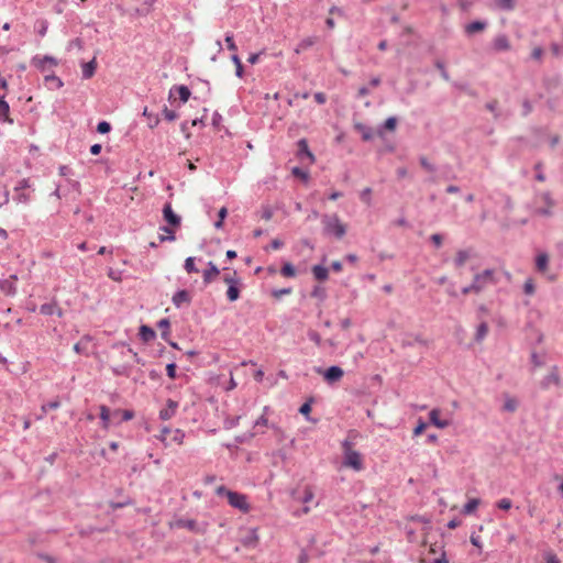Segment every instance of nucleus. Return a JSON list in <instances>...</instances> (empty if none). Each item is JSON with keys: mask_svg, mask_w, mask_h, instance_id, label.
I'll list each match as a JSON object with an SVG mask.
<instances>
[{"mask_svg": "<svg viewBox=\"0 0 563 563\" xmlns=\"http://www.w3.org/2000/svg\"><path fill=\"white\" fill-rule=\"evenodd\" d=\"M218 496H225L228 498V503L231 507L240 510L243 514H247L251 510V505L247 500V496L230 490L224 486H219L216 490Z\"/></svg>", "mask_w": 563, "mask_h": 563, "instance_id": "obj_1", "label": "nucleus"}, {"mask_svg": "<svg viewBox=\"0 0 563 563\" xmlns=\"http://www.w3.org/2000/svg\"><path fill=\"white\" fill-rule=\"evenodd\" d=\"M472 282L476 288V295H478L489 286H494L499 283V273L495 268H486L483 272L476 273Z\"/></svg>", "mask_w": 563, "mask_h": 563, "instance_id": "obj_2", "label": "nucleus"}, {"mask_svg": "<svg viewBox=\"0 0 563 563\" xmlns=\"http://www.w3.org/2000/svg\"><path fill=\"white\" fill-rule=\"evenodd\" d=\"M323 233L325 235L342 239L346 233V225L339 219L336 214H323L321 218Z\"/></svg>", "mask_w": 563, "mask_h": 563, "instance_id": "obj_3", "label": "nucleus"}, {"mask_svg": "<svg viewBox=\"0 0 563 563\" xmlns=\"http://www.w3.org/2000/svg\"><path fill=\"white\" fill-rule=\"evenodd\" d=\"M536 202L539 205L534 210L536 214L547 218L552 217L555 201L549 191L539 192L536 196Z\"/></svg>", "mask_w": 563, "mask_h": 563, "instance_id": "obj_4", "label": "nucleus"}, {"mask_svg": "<svg viewBox=\"0 0 563 563\" xmlns=\"http://www.w3.org/2000/svg\"><path fill=\"white\" fill-rule=\"evenodd\" d=\"M58 64H59V62L55 57L49 56V55H44V56L35 55L31 59V65L34 66L38 71L44 74V76L46 74L54 73V68L57 67Z\"/></svg>", "mask_w": 563, "mask_h": 563, "instance_id": "obj_5", "label": "nucleus"}, {"mask_svg": "<svg viewBox=\"0 0 563 563\" xmlns=\"http://www.w3.org/2000/svg\"><path fill=\"white\" fill-rule=\"evenodd\" d=\"M343 465L353 468L354 471L363 470V460L357 451L345 452L343 457Z\"/></svg>", "mask_w": 563, "mask_h": 563, "instance_id": "obj_6", "label": "nucleus"}, {"mask_svg": "<svg viewBox=\"0 0 563 563\" xmlns=\"http://www.w3.org/2000/svg\"><path fill=\"white\" fill-rule=\"evenodd\" d=\"M318 373H322L323 378L329 383L333 384L335 382H339L343 375L344 372L340 366L333 365L327 368L325 371H322L321 368L317 369Z\"/></svg>", "mask_w": 563, "mask_h": 563, "instance_id": "obj_7", "label": "nucleus"}, {"mask_svg": "<svg viewBox=\"0 0 563 563\" xmlns=\"http://www.w3.org/2000/svg\"><path fill=\"white\" fill-rule=\"evenodd\" d=\"M179 404L176 400L167 399L166 406L159 410L158 417L163 421L170 420L175 417L178 410Z\"/></svg>", "mask_w": 563, "mask_h": 563, "instance_id": "obj_8", "label": "nucleus"}, {"mask_svg": "<svg viewBox=\"0 0 563 563\" xmlns=\"http://www.w3.org/2000/svg\"><path fill=\"white\" fill-rule=\"evenodd\" d=\"M18 280L16 275H11L7 279H0V291L7 296H13L16 292L15 282Z\"/></svg>", "mask_w": 563, "mask_h": 563, "instance_id": "obj_9", "label": "nucleus"}, {"mask_svg": "<svg viewBox=\"0 0 563 563\" xmlns=\"http://www.w3.org/2000/svg\"><path fill=\"white\" fill-rule=\"evenodd\" d=\"M176 95L181 103H186L189 100L191 92L187 86L180 85L174 86L169 90V98H176Z\"/></svg>", "mask_w": 563, "mask_h": 563, "instance_id": "obj_10", "label": "nucleus"}, {"mask_svg": "<svg viewBox=\"0 0 563 563\" xmlns=\"http://www.w3.org/2000/svg\"><path fill=\"white\" fill-rule=\"evenodd\" d=\"M163 216L164 220L172 227H179L180 225V217L176 214L170 203H166L163 208Z\"/></svg>", "mask_w": 563, "mask_h": 563, "instance_id": "obj_11", "label": "nucleus"}, {"mask_svg": "<svg viewBox=\"0 0 563 563\" xmlns=\"http://www.w3.org/2000/svg\"><path fill=\"white\" fill-rule=\"evenodd\" d=\"M440 413L441 411L439 409H432L429 413L430 422L439 429L448 428L451 424V420L441 419Z\"/></svg>", "mask_w": 563, "mask_h": 563, "instance_id": "obj_12", "label": "nucleus"}, {"mask_svg": "<svg viewBox=\"0 0 563 563\" xmlns=\"http://www.w3.org/2000/svg\"><path fill=\"white\" fill-rule=\"evenodd\" d=\"M220 275L219 268L213 262L208 263V268L202 272L203 283L206 285L212 283Z\"/></svg>", "mask_w": 563, "mask_h": 563, "instance_id": "obj_13", "label": "nucleus"}, {"mask_svg": "<svg viewBox=\"0 0 563 563\" xmlns=\"http://www.w3.org/2000/svg\"><path fill=\"white\" fill-rule=\"evenodd\" d=\"M44 84L48 90H58L64 86L63 80L54 73L44 76Z\"/></svg>", "mask_w": 563, "mask_h": 563, "instance_id": "obj_14", "label": "nucleus"}, {"mask_svg": "<svg viewBox=\"0 0 563 563\" xmlns=\"http://www.w3.org/2000/svg\"><path fill=\"white\" fill-rule=\"evenodd\" d=\"M191 300L190 294L185 290H178L174 294L172 301L177 307L180 308L184 303H189Z\"/></svg>", "mask_w": 563, "mask_h": 563, "instance_id": "obj_15", "label": "nucleus"}, {"mask_svg": "<svg viewBox=\"0 0 563 563\" xmlns=\"http://www.w3.org/2000/svg\"><path fill=\"white\" fill-rule=\"evenodd\" d=\"M97 69V60L92 58L90 62L81 64V75L84 79L91 78Z\"/></svg>", "mask_w": 563, "mask_h": 563, "instance_id": "obj_16", "label": "nucleus"}, {"mask_svg": "<svg viewBox=\"0 0 563 563\" xmlns=\"http://www.w3.org/2000/svg\"><path fill=\"white\" fill-rule=\"evenodd\" d=\"M549 266V255L540 252L536 256V268L539 273H545Z\"/></svg>", "mask_w": 563, "mask_h": 563, "instance_id": "obj_17", "label": "nucleus"}, {"mask_svg": "<svg viewBox=\"0 0 563 563\" xmlns=\"http://www.w3.org/2000/svg\"><path fill=\"white\" fill-rule=\"evenodd\" d=\"M91 341V338L89 335H84L75 345H74V351L77 353V354H81V355H88L89 352H88V345Z\"/></svg>", "mask_w": 563, "mask_h": 563, "instance_id": "obj_18", "label": "nucleus"}, {"mask_svg": "<svg viewBox=\"0 0 563 563\" xmlns=\"http://www.w3.org/2000/svg\"><path fill=\"white\" fill-rule=\"evenodd\" d=\"M493 47L497 52L508 51L510 48L509 41L506 35L501 34L494 38Z\"/></svg>", "mask_w": 563, "mask_h": 563, "instance_id": "obj_19", "label": "nucleus"}, {"mask_svg": "<svg viewBox=\"0 0 563 563\" xmlns=\"http://www.w3.org/2000/svg\"><path fill=\"white\" fill-rule=\"evenodd\" d=\"M486 26H487V23L484 21H473L465 26V33L467 35H473L477 32L484 31L486 29Z\"/></svg>", "mask_w": 563, "mask_h": 563, "instance_id": "obj_20", "label": "nucleus"}, {"mask_svg": "<svg viewBox=\"0 0 563 563\" xmlns=\"http://www.w3.org/2000/svg\"><path fill=\"white\" fill-rule=\"evenodd\" d=\"M311 271L313 277L319 282H324L329 277V269L322 265H314Z\"/></svg>", "mask_w": 563, "mask_h": 563, "instance_id": "obj_21", "label": "nucleus"}, {"mask_svg": "<svg viewBox=\"0 0 563 563\" xmlns=\"http://www.w3.org/2000/svg\"><path fill=\"white\" fill-rule=\"evenodd\" d=\"M10 107L8 102L0 98V122H9L12 123L13 121L9 118Z\"/></svg>", "mask_w": 563, "mask_h": 563, "instance_id": "obj_22", "label": "nucleus"}, {"mask_svg": "<svg viewBox=\"0 0 563 563\" xmlns=\"http://www.w3.org/2000/svg\"><path fill=\"white\" fill-rule=\"evenodd\" d=\"M471 257V251L468 250H460L456 253V256L454 258V265L456 267H462L467 260Z\"/></svg>", "mask_w": 563, "mask_h": 563, "instance_id": "obj_23", "label": "nucleus"}, {"mask_svg": "<svg viewBox=\"0 0 563 563\" xmlns=\"http://www.w3.org/2000/svg\"><path fill=\"white\" fill-rule=\"evenodd\" d=\"M298 156L300 158L307 156L310 161H313V155L308 147L307 141L303 139L298 141Z\"/></svg>", "mask_w": 563, "mask_h": 563, "instance_id": "obj_24", "label": "nucleus"}, {"mask_svg": "<svg viewBox=\"0 0 563 563\" xmlns=\"http://www.w3.org/2000/svg\"><path fill=\"white\" fill-rule=\"evenodd\" d=\"M139 334H140V338L144 342H150V341L154 340L155 336H156L155 331L152 328L147 327V325H142L140 328V333Z\"/></svg>", "mask_w": 563, "mask_h": 563, "instance_id": "obj_25", "label": "nucleus"}, {"mask_svg": "<svg viewBox=\"0 0 563 563\" xmlns=\"http://www.w3.org/2000/svg\"><path fill=\"white\" fill-rule=\"evenodd\" d=\"M518 408V400L509 395H505L503 409L508 412H514Z\"/></svg>", "mask_w": 563, "mask_h": 563, "instance_id": "obj_26", "label": "nucleus"}, {"mask_svg": "<svg viewBox=\"0 0 563 563\" xmlns=\"http://www.w3.org/2000/svg\"><path fill=\"white\" fill-rule=\"evenodd\" d=\"M240 287L241 285H230L227 290V298L229 301H236L240 297Z\"/></svg>", "mask_w": 563, "mask_h": 563, "instance_id": "obj_27", "label": "nucleus"}, {"mask_svg": "<svg viewBox=\"0 0 563 563\" xmlns=\"http://www.w3.org/2000/svg\"><path fill=\"white\" fill-rule=\"evenodd\" d=\"M110 409L104 405L100 406V419L104 429H108L110 426Z\"/></svg>", "mask_w": 563, "mask_h": 563, "instance_id": "obj_28", "label": "nucleus"}, {"mask_svg": "<svg viewBox=\"0 0 563 563\" xmlns=\"http://www.w3.org/2000/svg\"><path fill=\"white\" fill-rule=\"evenodd\" d=\"M478 505H479V499H477V498H472V499H470V500L464 505V507H463V509H462V512H463L464 515H471V514H473V512L476 510V508L478 507Z\"/></svg>", "mask_w": 563, "mask_h": 563, "instance_id": "obj_29", "label": "nucleus"}, {"mask_svg": "<svg viewBox=\"0 0 563 563\" xmlns=\"http://www.w3.org/2000/svg\"><path fill=\"white\" fill-rule=\"evenodd\" d=\"M488 333V324L486 322H481L476 329L475 340L481 342L485 339Z\"/></svg>", "mask_w": 563, "mask_h": 563, "instance_id": "obj_30", "label": "nucleus"}, {"mask_svg": "<svg viewBox=\"0 0 563 563\" xmlns=\"http://www.w3.org/2000/svg\"><path fill=\"white\" fill-rule=\"evenodd\" d=\"M223 282L230 285H242L241 279L238 277L236 272H229L223 275Z\"/></svg>", "mask_w": 563, "mask_h": 563, "instance_id": "obj_31", "label": "nucleus"}, {"mask_svg": "<svg viewBox=\"0 0 563 563\" xmlns=\"http://www.w3.org/2000/svg\"><path fill=\"white\" fill-rule=\"evenodd\" d=\"M57 310V303L56 302H46L43 303L40 307V312L44 316H52L55 314V311Z\"/></svg>", "mask_w": 563, "mask_h": 563, "instance_id": "obj_32", "label": "nucleus"}, {"mask_svg": "<svg viewBox=\"0 0 563 563\" xmlns=\"http://www.w3.org/2000/svg\"><path fill=\"white\" fill-rule=\"evenodd\" d=\"M311 297L319 299L320 301H323L327 298V290L322 286H314L311 290Z\"/></svg>", "mask_w": 563, "mask_h": 563, "instance_id": "obj_33", "label": "nucleus"}, {"mask_svg": "<svg viewBox=\"0 0 563 563\" xmlns=\"http://www.w3.org/2000/svg\"><path fill=\"white\" fill-rule=\"evenodd\" d=\"M258 541V537L255 530H251L250 533L243 539L245 547H255Z\"/></svg>", "mask_w": 563, "mask_h": 563, "instance_id": "obj_34", "label": "nucleus"}, {"mask_svg": "<svg viewBox=\"0 0 563 563\" xmlns=\"http://www.w3.org/2000/svg\"><path fill=\"white\" fill-rule=\"evenodd\" d=\"M112 373L115 376H130L131 367L128 365H118L111 367Z\"/></svg>", "mask_w": 563, "mask_h": 563, "instance_id": "obj_35", "label": "nucleus"}, {"mask_svg": "<svg viewBox=\"0 0 563 563\" xmlns=\"http://www.w3.org/2000/svg\"><path fill=\"white\" fill-rule=\"evenodd\" d=\"M280 274L284 276V277H288V278H291V277H295L296 276V269L294 267L292 264L290 263H285L282 268H280Z\"/></svg>", "mask_w": 563, "mask_h": 563, "instance_id": "obj_36", "label": "nucleus"}, {"mask_svg": "<svg viewBox=\"0 0 563 563\" xmlns=\"http://www.w3.org/2000/svg\"><path fill=\"white\" fill-rule=\"evenodd\" d=\"M60 406V402L58 400H53V401H48L44 405H42V415L37 417V419H42L44 415H46V412L48 410H54V409H57L58 407Z\"/></svg>", "mask_w": 563, "mask_h": 563, "instance_id": "obj_37", "label": "nucleus"}, {"mask_svg": "<svg viewBox=\"0 0 563 563\" xmlns=\"http://www.w3.org/2000/svg\"><path fill=\"white\" fill-rule=\"evenodd\" d=\"M178 527L186 528L190 531H197V521L192 519H181L177 522Z\"/></svg>", "mask_w": 563, "mask_h": 563, "instance_id": "obj_38", "label": "nucleus"}, {"mask_svg": "<svg viewBox=\"0 0 563 563\" xmlns=\"http://www.w3.org/2000/svg\"><path fill=\"white\" fill-rule=\"evenodd\" d=\"M159 229L164 232H167V235H159V242L175 241L176 238H175L174 231L169 227L163 225Z\"/></svg>", "mask_w": 563, "mask_h": 563, "instance_id": "obj_39", "label": "nucleus"}, {"mask_svg": "<svg viewBox=\"0 0 563 563\" xmlns=\"http://www.w3.org/2000/svg\"><path fill=\"white\" fill-rule=\"evenodd\" d=\"M13 199L18 203H29L31 201V195L25 191H15Z\"/></svg>", "mask_w": 563, "mask_h": 563, "instance_id": "obj_40", "label": "nucleus"}, {"mask_svg": "<svg viewBox=\"0 0 563 563\" xmlns=\"http://www.w3.org/2000/svg\"><path fill=\"white\" fill-rule=\"evenodd\" d=\"M314 497L313 489L311 486H306L303 490V496L301 497V501L307 505L309 504Z\"/></svg>", "mask_w": 563, "mask_h": 563, "instance_id": "obj_41", "label": "nucleus"}, {"mask_svg": "<svg viewBox=\"0 0 563 563\" xmlns=\"http://www.w3.org/2000/svg\"><path fill=\"white\" fill-rule=\"evenodd\" d=\"M157 325H158L159 329L163 330L162 336L164 339H166L169 335V327H170L169 320L166 319V318L162 319V320H159Z\"/></svg>", "mask_w": 563, "mask_h": 563, "instance_id": "obj_42", "label": "nucleus"}, {"mask_svg": "<svg viewBox=\"0 0 563 563\" xmlns=\"http://www.w3.org/2000/svg\"><path fill=\"white\" fill-rule=\"evenodd\" d=\"M108 277L114 282H121L123 279V272L114 268H109Z\"/></svg>", "mask_w": 563, "mask_h": 563, "instance_id": "obj_43", "label": "nucleus"}, {"mask_svg": "<svg viewBox=\"0 0 563 563\" xmlns=\"http://www.w3.org/2000/svg\"><path fill=\"white\" fill-rule=\"evenodd\" d=\"M184 268L186 269L187 273L191 274V273H197L198 269L195 265V258L194 257H187L185 260V264H184Z\"/></svg>", "mask_w": 563, "mask_h": 563, "instance_id": "obj_44", "label": "nucleus"}, {"mask_svg": "<svg viewBox=\"0 0 563 563\" xmlns=\"http://www.w3.org/2000/svg\"><path fill=\"white\" fill-rule=\"evenodd\" d=\"M523 291L526 295H533L534 291H536V286H534V283H533V279L532 278H528L526 282H525V285H523Z\"/></svg>", "mask_w": 563, "mask_h": 563, "instance_id": "obj_45", "label": "nucleus"}, {"mask_svg": "<svg viewBox=\"0 0 563 563\" xmlns=\"http://www.w3.org/2000/svg\"><path fill=\"white\" fill-rule=\"evenodd\" d=\"M498 8L503 10H512L515 7V0H496Z\"/></svg>", "mask_w": 563, "mask_h": 563, "instance_id": "obj_46", "label": "nucleus"}, {"mask_svg": "<svg viewBox=\"0 0 563 563\" xmlns=\"http://www.w3.org/2000/svg\"><path fill=\"white\" fill-rule=\"evenodd\" d=\"M227 214H228V209H227L225 207H222V208L219 210V213H218V216H219V220L214 223V227H216L217 229H221V228H222V225H223V220L225 219Z\"/></svg>", "mask_w": 563, "mask_h": 563, "instance_id": "obj_47", "label": "nucleus"}, {"mask_svg": "<svg viewBox=\"0 0 563 563\" xmlns=\"http://www.w3.org/2000/svg\"><path fill=\"white\" fill-rule=\"evenodd\" d=\"M496 506L501 510H509L512 507V501L509 498H501Z\"/></svg>", "mask_w": 563, "mask_h": 563, "instance_id": "obj_48", "label": "nucleus"}, {"mask_svg": "<svg viewBox=\"0 0 563 563\" xmlns=\"http://www.w3.org/2000/svg\"><path fill=\"white\" fill-rule=\"evenodd\" d=\"M224 41H225L227 47L230 51L235 52L238 49L232 33H227Z\"/></svg>", "mask_w": 563, "mask_h": 563, "instance_id": "obj_49", "label": "nucleus"}, {"mask_svg": "<svg viewBox=\"0 0 563 563\" xmlns=\"http://www.w3.org/2000/svg\"><path fill=\"white\" fill-rule=\"evenodd\" d=\"M311 401L312 399H310L309 401H306L305 404L301 405V407L299 408V412L303 416H306V419L307 420H310L309 418V413L311 411Z\"/></svg>", "mask_w": 563, "mask_h": 563, "instance_id": "obj_50", "label": "nucleus"}, {"mask_svg": "<svg viewBox=\"0 0 563 563\" xmlns=\"http://www.w3.org/2000/svg\"><path fill=\"white\" fill-rule=\"evenodd\" d=\"M544 563H561L555 553L549 551L543 554Z\"/></svg>", "mask_w": 563, "mask_h": 563, "instance_id": "obj_51", "label": "nucleus"}, {"mask_svg": "<svg viewBox=\"0 0 563 563\" xmlns=\"http://www.w3.org/2000/svg\"><path fill=\"white\" fill-rule=\"evenodd\" d=\"M419 162H420V165L427 170V172H430V173H433L435 170V167L433 164H431L427 157L424 156H421L419 158Z\"/></svg>", "mask_w": 563, "mask_h": 563, "instance_id": "obj_52", "label": "nucleus"}, {"mask_svg": "<svg viewBox=\"0 0 563 563\" xmlns=\"http://www.w3.org/2000/svg\"><path fill=\"white\" fill-rule=\"evenodd\" d=\"M30 187H31L30 180L26 178H23L18 181L16 186L14 187V191H25V189H27Z\"/></svg>", "mask_w": 563, "mask_h": 563, "instance_id": "obj_53", "label": "nucleus"}, {"mask_svg": "<svg viewBox=\"0 0 563 563\" xmlns=\"http://www.w3.org/2000/svg\"><path fill=\"white\" fill-rule=\"evenodd\" d=\"M113 415H121L122 421H129V420L133 419V417H134V412L132 410H122V411L117 410V411H114Z\"/></svg>", "mask_w": 563, "mask_h": 563, "instance_id": "obj_54", "label": "nucleus"}, {"mask_svg": "<svg viewBox=\"0 0 563 563\" xmlns=\"http://www.w3.org/2000/svg\"><path fill=\"white\" fill-rule=\"evenodd\" d=\"M163 115L167 121H174L178 117V114L174 110H170L167 107L163 109Z\"/></svg>", "mask_w": 563, "mask_h": 563, "instance_id": "obj_55", "label": "nucleus"}, {"mask_svg": "<svg viewBox=\"0 0 563 563\" xmlns=\"http://www.w3.org/2000/svg\"><path fill=\"white\" fill-rule=\"evenodd\" d=\"M110 130H111V125L107 121H101L97 125V131L101 134H106V133L110 132Z\"/></svg>", "mask_w": 563, "mask_h": 563, "instance_id": "obj_56", "label": "nucleus"}, {"mask_svg": "<svg viewBox=\"0 0 563 563\" xmlns=\"http://www.w3.org/2000/svg\"><path fill=\"white\" fill-rule=\"evenodd\" d=\"M435 67L440 70L441 73V76L444 80L449 81L450 80V76H449V73L446 71L445 67H444V64L440 60H437L435 62Z\"/></svg>", "mask_w": 563, "mask_h": 563, "instance_id": "obj_57", "label": "nucleus"}, {"mask_svg": "<svg viewBox=\"0 0 563 563\" xmlns=\"http://www.w3.org/2000/svg\"><path fill=\"white\" fill-rule=\"evenodd\" d=\"M371 194H372V189L371 188L363 189L361 191V194H360L361 200L364 201L367 205H371Z\"/></svg>", "mask_w": 563, "mask_h": 563, "instance_id": "obj_58", "label": "nucleus"}, {"mask_svg": "<svg viewBox=\"0 0 563 563\" xmlns=\"http://www.w3.org/2000/svg\"><path fill=\"white\" fill-rule=\"evenodd\" d=\"M290 292H291V288H280V289H274L272 291V295L275 298H282L283 296L289 295Z\"/></svg>", "mask_w": 563, "mask_h": 563, "instance_id": "obj_59", "label": "nucleus"}, {"mask_svg": "<svg viewBox=\"0 0 563 563\" xmlns=\"http://www.w3.org/2000/svg\"><path fill=\"white\" fill-rule=\"evenodd\" d=\"M534 169L537 172L536 179L538 181H541V183L544 181L545 180V176H544V174L542 172V163H537L536 166H534Z\"/></svg>", "mask_w": 563, "mask_h": 563, "instance_id": "obj_60", "label": "nucleus"}, {"mask_svg": "<svg viewBox=\"0 0 563 563\" xmlns=\"http://www.w3.org/2000/svg\"><path fill=\"white\" fill-rule=\"evenodd\" d=\"M308 338L310 341L314 342L317 345L321 344V335L317 331L310 330L308 332Z\"/></svg>", "mask_w": 563, "mask_h": 563, "instance_id": "obj_61", "label": "nucleus"}, {"mask_svg": "<svg viewBox=\"0 0 563 563\" xmlns=\"http://www.w3.org/2000/svg\"><path fill=\"white\" fill-rule=\"evenodd\" d=\"M176 364L175 363H169L167 364L166 366V374L167 376L170 378V379H175L176 378Z\"/></svg>", "mask_w": 563, "mask_h": 563, "instance_id": "obj_62", "label": "nucleus"}, {"mask_svg": "<svg viewBox=\"0 0 563 563\" xmlns=\"http://www.w3.org/2000/svg\"><path fill=\"white\" fill-rule=\"evenodd\" d=\"M396 125L397 119L395 117H389L384 123V128L390 131L395 130Z\"/></svg>", "mask_w": 563, "mask_h": 563, "instance_id": "obj_63", "label": "nucleus"}, {"mask_svg": "<svg viewBox=\"0 0 563 563\" xmlns=\"http://www.w3.org/2000/svg\"><path fill=\"white\" fill-rule=\"evenodd\" d=\"M291 173L294 176L299 177L303 180L308 179V174L305 170H302L300 167H294Z\"/></svg>", "mask_w": 563, "mask_h": 563, "instance_id": "obj_64", "label": "nucleus"}]
</instances>
